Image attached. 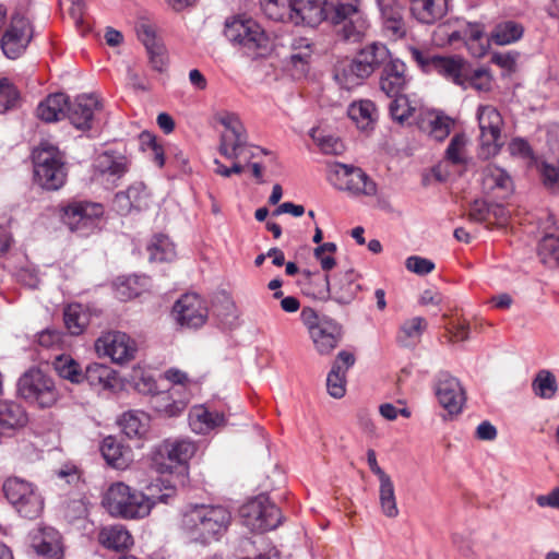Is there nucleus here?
I'll use <instances>...</instances> for the list:
<instances>
[{"label":"nucleus","mask_w":559,"mask_h":559,"mask_svg":"<svg viewBox=\"0 0 559 559\" xmlns=\"http://www.w3.org/2000/svg\"><path fill=\"white\" fill-rule=\"evenodd\" d=\"M176 487L157 478L146 487V493L132 489L123 483L112 484L105 493L103 503L110 514L123 519H143L156 503H169Z\"/></svg>","instance_id":"1"},{"label":"nucleus","mask_w":559,"mask_h":559,"mask_svg":"<svg viewBox=\"0 0 559 559\" xmlns=\"http://www.w3.org/2000/svg\"><path fill=\"white\" fill-rule=\"evenodd\" d=\"M392 59L384 44L371 43L353 59L341 61L335 68L334 79L342 88L349 91L361 85L378 69L383 70Z\"/></svg>","instance_id":"2"},{"label":"nucleus","mask_w":559,"mask_h":559,"mask_svg":"<svg viewBox=\"0 0 559 559\" xmlns=\"http://www.w3.org/2000/svg\"><path fill=\"white\" fill-rule=\"evenodd\" d=\"M231 514L222 506H194L183 513L182 525L203 543L223 535L230 524Z\"/></svg>","instance_id":"3"},{"label":"nucleus","mask_w":559,"mask_h":559,"mask_svg":"<svg viewBox=\"0 0 559 559\" xmlns=\"http://www.w3.org/2000/svg\"><path fill=\"white\" fill-rule=\"evenodd\" d=\"M224 35L234 47L251 58L262 57L269 50V36L251 17L238 15L227 19Z\"/></svg>","instance_id":"4"},{"label":"nucleus","mask_w":559,"mask_h":559,"mask_svg":"<svg viewBox=\"0 0 559 559\" xmlns=\"http://www.w3.org/2000/svg\"><path fill=\"white\" fill-rule=\"evenodd\" d=\"M360 0H326V19L346 41H360L369 27Z\"/></svg>","instance_id":"5"},{"label":"nucleus","mask_w":559,"mask_h":559,"mask_svg":"<svg viewBox=\"0 0 559 559\" xmlns=\"http://www.w3.org/2000/svg\"><path fill=\"white\" fill-rule=\"evenodd\" d=\"M35 181L46 190L60 189L67 179V170L61 152L57 146L43 141L33 151Z\"/></svg>","instance_id":"6"},{"label":"nucleus","mask_w":559,"mask_h":559,"mask_svg":"<svg viewBox=\"0 0 559 559\" xmlns=\"http://www.w3.org/2000/svg\"><path fill=\"white\" fill-rule=\"evenodd\" d=\"M300 320L307 328L314 349L319 355H330L338 346L343 331L335 320L326 316H319L310 307L302 308Z\"/></svg>","instance_id":"7"},{"label":"nucleus","mask_w":559,"mask_h":559,"mask_svg":"<svg viewBox=\"0 0 559 559\" xmlns=\"http://www.w3.org/2000/svg\"><path fill=\"white\" fill-rule=\"evenodd\" d=\"M408 51L412 59L424 72L428 74L436 73L457 86L465 82L469 62L464 58L432 55L416 47H409Z\"/></svg>","instance_id":"8"},{"label":"nucleus","mask_w":559,"mask_h":559,"mask_svg":"<svg viewBox=\"0 0 559 559\" xmlns=\"http://www.w3.org/2000/svg\"><path fill=\"white\" fill-rule=\"evenodd\" d=\"M197 451L198 445L190 438H168L156 447L152 460L159 473L186 472Z\"/></svg>","instance_id":"9"},{"label":"nucleus","mask_w":559,"mask_h":559,"mask_svg":"<svg viewBox=\"0 0 559 559\" xmlns=\"http://www.w3.org/2000/svg\"><path fill=\"white\" fill-rule=\"evenodd\" d=\"M17 392L22 399L41 408L51 407L59 399L53 380L37 368L29 369L19 379Z\"/></svg>","instance_id":"10"},{"label":"nucleus","mask_w":559,"mask_h":559,"mask_svg":"<svg viewBox=\"0 0 559 559\" xmlns=\"http://www.w3.org/2000/svg\"><path fill=\"white\" fill-rule=\"evenodd\" d=\"M3 492L15 511L23 518L36 519L44 509V499L37 488L21 478L11 477L3 484Z\"/></svg>","instance_id":"11"},{"label":"nucleus","mask_w":559,"mask_h":559,"mask_svg":"<svg viewBox=\"0 0 559 559\" xmlns=\"http://www.w3.org/2000/svg\"><path fill=\"white\" fill-rule=\"evenodd\" d=\"M332 176L334 177L333 185L353 198L362 199L378 195L377 182L359 167L338 163L333 166Z\"/></svg>","instance_id":"12"},{"label":"nucleus","mask_w":559,"mask_h":559,"mask_svg":"<svg viewBox=\"0 0 559 559\" xmlns=\"http://www.w3.org/2000/svg\"><path fill=\"white\" fill-rule=\"evenodd\" d=\"M479 127V154L489 158L499 153L503 141L501 130L503 119L499 110L492 105H479L476 112Z\"/></svg>","instance_id":"13"},{"label":"nucleus","mask_w":559,"mask_h":559,"mask_svg":"<svg viewBox=\"0 0 559 559\" xmlns=\"http://www.w3.org/2000/svg\"><path fill=\"white\" fill-rule=\"evenodd\" d=\"M243 524L253 532L276 528L282 523L281 510L265 496H259L240 508Z\"/></svg>","instance_id":"14"},{"label":"nucleus","mask_w":559,"mask_h":559,"mask_svg":"<svg viewBox=\"0 0 559 559\" xmlns=\"http://www.w3.org/2000/svg\"><path fill=\"white\" fill-rule=\"evenodd\" d=\"M95 349L99 357H108L112 362L123 365L134 359L138 346L124 332L109 331L96 340Z\"/></svg>","instance_id":"15"},{"label":"nucleus","mask_w":559,"mask_h":559,"mask_svg":"<svg viewBox=\"0 0 559 559\" xmlns=\"http://www.w3.org/2000/svg\"><path fill=\"white\" fill-rule=\"evenodd\" d=\"M176 322L187 329H199L207 320L209 309L204 299L194 293L182 295L173 307Z\"/></svg>","instance_id":"16"},{"label":"nucleus","mask_w":559,"mask_h":559,"mask_svg":"<svg viewBox=\"0 0 559 559\" xmlns=\"http://www.w3.org/2000/svg\"><path fill=\"white\" fill-rule=\"evenodd\" d=\"M439 31L447 36L449 44L463 41L475 57H480L486 51L484 44L485 28L480 23L457 21L454 29L450 31V26L441 25L439 26Z\"/></svg>","instance_id":"17"},{"label":"nucleus","mask_w":559,"mask_h":559,"mask_svg":"<svg viewBox=\"0 0 559 559\" xmlns=\"http://www.w3.org/2000/svg\"><path fill=\"white\" fill-rule=\"evenodd\" d=\"M33 36V29L27 19L13 15L9 27L1 39V48L10 59L17 58L27 47Z\"/></svg>","instance_id":"18"},{"label":"nucleus","mask_w":559,"mask_h":559,"mask_svg":"<svg viewBox=\"0 0 559 559\" xmlns=\"http://www.w3.org/2000/svg\"><path fill=\"white\" fill-rule=\"evenodd\" d=\"M436 395L449 414H460L465 403V393L460 381L448 372H440L436 382Z\"/></svg>","instance_id":"19"},{"label":"nucleus","mask_w":559,"mask_h":559,"mask_svg":"<svg viewBox=\"0 0 559 559\" xmlns=\"http://www.w3.org/2000/svg\"><path fill=\"white\" fill-rule=\"evenodd\" d=\"M104 214V206L97 202L74 201L64 209V221L72 230L92 227Z\"/></svg>","instance_id":"20"},{"label":"nucleus","mask_w":559,"mask_h":559,"mask_svg":"<svg viewBox=\"0 0 559 559\" xmlns=\"http://www.w3.org/2000/svg\"><path fill=\"white\" fill-rule=\"evenodd\" d=\"M190 395V393L180 395V388L157 390L151 395L150 405L157 414L165 417H174L186 409Z\"/></svg>","instance_id":"21"},{"label":"nucleus","mask_w":559,"mask_h":559,"mask_svg":"<svg viewBox=\"0 0 559 559\" xmlns=\"http://www.w3.org/2000/svg\"><path fill=\"white\" fill-rule=\"evenodd\" d=\"M383 29L393 39L403 38L407 27L404 20V5L399 0H377Z\"/></svg>","instance_id":"22"},{"label":"nucleus","mask_w":559,"mask_h":559,"mask_svg":"<svg viewBox=\"0 0 559 559\" xmlns=\"http://www.w3.org/2000/svg\"><path fill=\"white\" fill-rule=\"evenodd\" d=\"M355 364V356L347 350H341L326 377V389L334 399H341L346 392V372Z\"/></svg>","instance_id":"23"},{"label":"nucleus","mask_w":559,"mask_h":559,"mask_svg":"<svg viewBox=\"0 0 559 559\" xmlns=\"http://www.w3.org/2000/svg\"><path fill=\"white\" fill-rule=\"evenodd\" d=\"M406 66L400 59H392L382 70L380 75V90L388 97L402 95L408 84Z\"/></svg>","instance_id":"24"},{"label":"nucleus","mask_w":559,"mask_h":559,"mask_svg":"<svg viewBox=\"0 0 559 559\" xmlns=\"http://www.w3.org/2000/svg\"><path fill=\"white\" fill-rule=\"evenodd\" d=\"M98 106L99 103L96 96L80 95L71 103L68 100L67 117L75 128L90 129Z\"/></svg>","instance_id":"25"},{"label":"nucleus","mask_w":559,"mask_h":559,"mask_svg":"<svg viewBox=\"0 0 559 559\" xmlns=\"http://www.w3.org/2000/svg\"><path fill=\"white\" fill-rule=\"evenodd\" d=\"M417 126L429 138L441 142L450 134L453 120L441 111L425 110L419 114Z\"/></svg>","instance_id":"26"},{"label":"nucleus","mask_w":559,"mask_h":559,"mask_svg":"<svg viewBox=\"0 0 559 559\" xmlns=\"http://www.w3.org/2000/svg\"><path fill=\"white\" fill-rule=\"evenodd\" d=\"M326 19V0H294L292 23L317 26Z\"/></svg>","instance_id":"27"},{"label":"nucleus","mask_w":559,"mask_h":559,"mask_svg":"<svg viewBox=\"0 0 559 559\" xmlns=\"http://www.w3.org/2000/svg\"><path fill=\"white\" fill-rule=\"evenodd\" d=\"M358 275L353 270L340 272L331 285L330 298L341 305L350 304L360 290Z\"/></svg>","instance_id":"28"},{"label":"nucleus","mask_w":559,"mask_h":559,"mask_svg":"<svg viewBox=\"0 0 559 559\" xmlns=\"http://www.w3.org/2000/svg\"><path fill=\"white\" fill-rule=\"evenodd\" d=\"M32 546L38 555L48 559H58L62 552L60 535L52 527H39L32 536Z\"/></svg>","instance_id":"29"},{"label":"nucleus","mask_w":559,"mask_h":559,"mask_svg":"<svg viewBox=\"0 0 559 559\" xmlns=\"http://www.w3.org/2000/svg\"><path fill=\"white\" fill-rule=\"evenodd\" d=\"M226 424L224 414L210 412L204 405L193 406L189 412V426L195 433H207Z\"/></svg>","instance_id":"30"},{"label":"nucleus","mask_w":559,"mask_h":559,"mask_svg":"<svg viewBox=\"0 0 559 559\" xmlns=\"http://www.w3.org/2000/svg\"><path fill=\"white\" fill-rule=\"evenodd\" d=\"M412 15L423 24H432L448 12V0H409Z\"/></svg>","instance_id":"31"},{"label":"nucleus","mask_w":559,"mask_h":559,"mask_svg":"<svg viewBox=\"0 0 559 559\" xmlns=\"http://www.w3.org/2000/svg\"><path fill=\"white\" fill-rule=\"evenodd\" d=\"M95 170L99 179L114 185L127 173V159L108 153L100 154L95 162Z\"/></svg>","instance_id":"32"},{"label":"nucleus","mask_w":559,"mask_h":559,"mask_svg":"<svg viewBox=\"0 0 559 559\" xmlns=\"http://www.w3.org/2000/svg\"><path fill=\"white\" fill-rule=\"evenodd\" d=\"M68 96L63 93L51 94L40 102L36 114L39 119L46 122H55L67 117Z\"/></svg>","instance_id":"33"},{"label":"nucleus","mask_w":559,"mask_h":559,"mask_svg":"<svg viewBox=\"0 0 559 559\" xmlns=\"http://www.w3.org/2000/svg\"><path fill=\"white\" fill-rule=\"evenodd\" d=\"M98 542L108 549L120 551L129 548L133 544V538L123 525L114 524L100 528Z\"/></svg>","instance_id":"34"},{"label":"nucleus","mask_w":559,"mask_h":559,"mask_svg":"<svg viewBox=\"0 0 559 559\" xmlns=\"http://www.w3.org/2000/svg\"><path fill=\"white\" fill-rule=\"evenodd\" d=\"M300 284L306 295L319 300H326L331 295V284L329 276L318 271L311 272L304 270L301 272Z\"/></svg>","instance_id":"35"},{"label":"nucleus","mask_w":559,"mask_h":559,"mask_svg":"<svg viewBox=\"0 0 559 559\" xmlns=\"http://www.w3.org/2000/svg\"><path fill=\"white\" fill-rule=\"evenodd\" d=\"M481 181L486 192H500L499 197H503L512 190L511 177L504 169L496 165H487L483 169Z\"/></svg>","instance_id":"36"},{"label":"nucleus","mask_w":559,"mask_h":559,"mask_svg":"<svg viewBox=\"0 0 559 559\" xmlns=\"http://www.w3.org/2000/svg\"><path fill=\"white\" fill-rule=\"evenodd\" d=\"M100 452L107 464L124 469L131 461V451L124 448L116 438L106 437L100 444Z\"/></svg>","instance_id":"37"},{"label":"nucleus","mask_w":559,"mask_h":559,"mask_svg":"<svg viewBox=\"0 0 559 559\" xmlns=\"http://www.w3.org/2000/svg\"><path fill=\"white\" fill-rule=\"evenodd\" d=\"M83 379L97 390H114L118 383L117 372L110 367L97 362L87 366Z\"/></svg>","instance_id":"38"},{"label":"nucleus","mask_w":559,"mask_h":559,"mask_svg":"<svg viewBox=\"0 0 559 559\" xmlns=\"http://www.w3.org/2000/svg\"><path fill=\"white\" fill-rule=\"evenodd\" d=\"M123 433L129 438H142L150 428V416L142 411H128L118 420Z\"/></svg>","instance_id":"39"},{"label":"nucleus","mask_w":559,"mask_h":559,"mask_svg":"<svg viewBox=\"0 0 559 559\" xmlns=\"http://www.w3.org/2000/svg\"><path fill=\"white\" fill-rule=\"evenodd\" d=\"M26 421L27 416L21 405L0 401V433L22 427Z\"/></svg>","instance_id":"40"},{"label":"nucleus","mask_w":559,"mask_h":559,"mask_svg":"<svg viewBox=\"0 0 559 559\" xmlns=\"http://www.w3.org/2000/svg\"><path fill=\"white\" fill-rule=\"evenodd\" d=\"M426 328L427 322L424 318H411L401 325L396 335V342L403 347H415L420 342Z\"/></svg>","instance_id":"41"},{"label":"nucleus","mask_w":559,"mask_h":559,"mask_svg":"<svg viewBox=\"0 0 559 559\" xmlns=\"http://www.w3.org/2000/svg\"><path fill=\"white\" fill-rule=\"evenodd\" d=\"M559 391L556 376L548 369H540L532 380V392L542 400H552Z\"/></svg>","instance_id":"42"},{"label":"nucleus","mask_w":559,"mask_h":559,"mask_svg":"<svg viewBox=\"0 0 559 559\" xmlns=\"http://www.w3.org/2000/svg\"><path fill=\"white\" fill-rule=\"evenodd\" d=\"M249 150L248 135H221L218 152L227 159L238 160Z\"/></svg>","instance_id":"43"},{"label":"nucleus","mask_w":559,"mask_h":559,"mask_svg":"<svg viewBox=\"0 0 559 559\" xmlns=\"http://www.w3.org/2000/svg\"><path fill=\"white\" fill-rule=\"evenodd\" d=\"M66 328L72 335L81 334L88 324L90 316L80 304L68 305L63 311Z\"/></svg>","instance_id":"44"},{"label":"nucleus","mask_w":559,"mask_h":559,"mask_svg":"<svg viewBox=\"0 0 559 559\" xmlns=\"http://www.w3.org/2000/svg\"><path fill=\"white\" fill-rule=\"evenodd\" d=\"M348 115L359 129L366 130L374 123L377 109L371 100H360L349 106Z\"/></svg>","instance_id":"45"},{"label":"nucleus","mask_w":559,"mask_h":559,"mask_svg":"<svg viewBox=\"0 0 559 559\" xmlns=\"http://www.w3.org/2000/svg\"><path fill=\"white\" fill-rule=\"evenodd\" d=\"M151 261L167 262L176 257L173 241L166 235H155L147 245Z\"/></svg>","instance_id":"46"},{"label":"nucleus","mask_w":559,"mask_h":559,"mask_svg":"<svg viewBox=\"0 0 559 559\" xmlns=\"http://www.w3.org/2000/svg\"><path fill=\"white\" fill-rule=\"evenodd\" d=\"M261 5L270 20L292 23L294 0H262Z\"/></svg>","instance_id":"47"},{"label":"nucleus","mask_w":559,"mask_h":559,"mask_svg":"<svg viewBox=\"0 0 559 559\" xmlns=\"http://www.w3.org/2000/svg\"><path fill=\"white\" fill-rule=\"evenodd\" d=\"M524 28L520 23L514 21H506L499 23L492 34L491 39L497 45H510L515 43L523 36Z\"/></svg>","instance_id":"48"},{"label":"nucleus","mask_w":559,"mask_h":559,"mask_svg":"<svg viewBox=\"0 0 559 559\" xmlns=\"http://www.w3.org/2000/svg\"><path fill=\"white\" fill-rule=\"evenodd\" d=\"M379 501L381 511L385 516L394 519L399 515L394 485L391 477L380 480Z\"/></svg>","instance_id":"49"},{"label":"nucleus","mask_w":559,"mask_h":559,"mask_svg":"<svg viewBox=\"0 0 559 559\" xmlns=\"http://www.w3.org/2000/svg\"><path fill=\"white\" fill-rule=\"evenodd\" d=\"M466 144L467 138L465 134H455L445 150V159L452 165L465 166L469 159L466 152Z\"/></svg>","instance_id":"50"},{"label":"nucleus","mask_w":559,"mask_h":559,"mask_svg":"<svg viewBox=\"0 0 559 559\" xmlns=\"http://www.w3.org/2000/svg\"><path fill=\"white\" fill-rule=\"evenodd\" d=\"M53 367L57 373L72 383H80L83 381V373L79 364L70 356H58L53 361Z\"/></svg>","instance_id":"51"},{"label":"nucleus","mask_w":559,"mask_h":559,"mask_svg":"<svg viewBox=\"0 0 559 559\" xmlns=\"http://www.w3.org/2000/svg\"><path fill=\"white\" fill-rule=\"evenodd\" d=\"M130 382L135 391L144 395L151 396L158 390L153 374L142 368H134L132 370Z\"/></svg>","instance_id":"52"},{"label":"nucleus","mask_w":559,"mask_h":559,"mask_svg":"<svg viewBox=\"0 0 559 559\" xmlns=\"http://www.w3.org/2000/svg\"><path fill=\"white\" fill-rule=\"evenodd\" d=\"M392 98L393 99L389 105L390 116L394 121L399 122L400 124H403L406 121H408V119L414 115L416 109L414 106H412L406 95L402 94Z\"/></svg>","instance_id":"53"},{"label":"nucleus","mask_w":559,"mask_h":559,"mask_svg":"<svg viewBox=\"0 0 559 559\" xmlns=\"http://www.w3.org/2000/svg\"><path fill=\"white\" fill-rule=\"evenodd\" d=\"M491 86V79L489 73L484 69H473L468 63L467 66V74L465 78V82L460 84V87L463 90H467L469 87L476 91H489Z\"/></svg>","instance_id":"54"},{"label":"nucleus","mask_w":559,"mask_h":559,"mask_svg":"<svg viewBox=\"0 0 559 559\" xmlns=\"http://www.w3.org/2000/svg\"><path fill=\"white\" fill-rule=\"evenodd\" d=\"M215 120L224 127L221 135L239 136L247 134L246 129L238 115L229 111H221L215 115Z\"/></svg>","instance_id":"55"},{"label":"nucleus","mask_w":559,"mask_h":559,"mask_svg":"<svg viewBox=\"0 0 559 559\" xmlns=\"http://www.w3.org/2000/svg\"><path fill=\"white\" fill-rule=\"evenodd\" d=\"M312 53H289L285 59V67L294 78H302L309 70V62Z\"/></svg>","instance_id":"56"},{"label":"nucleus","mask_w":559,"mask_h":559,"mask_svg":"<svg viewBox=\"0 0 559 559\" xmlns=\"http://www.w3.org/2000/svg\"><path fill=\"white\" fill-rule=\"evenodd\" d=\"M539 254L545 262L559 263V237L555 235L545 236L539 243Z\"/></svg>","instance_id":"57"},{"label":"nucleus","mask_w":559,"mask_h":559,"mask_svg":"<svg viewBox=\"0 0 559 559\" xmlns=\"http://www.w3.org/2000/svg\"><path fill=\"white\" fill-rule=\"evenodd\" d=\"M336 251V245L334 242H325L314 249V257L320 262L323 271L328 272L332 270L336 262L333 254Z\"/></svg>","instance_id":"58"},{"label":"nucleus","mask_w":559,"mask_h":559,"mask_svg":"<svg viewBox=\"0 0 559 559\" xmlns=\"http://www.w3.org/2000/svg\"><path fill=\"white\" fill-rule=\"evenodd\" d=\"M136 33L139 39L146 47L148 53H154L156 48V53L159 56L160 45L156 39V34L152 25L142 23L136 27Z\"/></svg>","instance_id":"59"},{"label":"nucleus","mask_w":559,"mask_h":559,"mask_svg":"<svg viewBox=\"0 0 559 559\" xmlns=\"http://www.w3.org/2000/svg\"><path fill=\"white\" fill-rule=\"evenodd\" d=\"M17 97L19 94L9 80H0V112H5L14 107L17 102Z\"/></svg>","instance_id":"60"},{"label":"nucleus","mask_w":559,"mask_h":559,"mask_svg":"<svg viewBox=\"0 0 559 559\" xmlns=\"http://www.w3.org/2000/svg\"><path fill=\"white\" fill-rule=\"evenodd\" d=\"M405 266L409 272L417 275H426L433 271L435 263L429 259L412 255L406 259Z\"/></svg>","instance_id":"61"},{"label":"nucleus","mask_w":559,"mask_h":559,"mask_svg":"<svg viewBox=\"0 0 559 559\" xmlns=\"http://www.w3.org/2000/svg\"><path fill=\"white\" fill-rule=\"evenodd\" d=\"M140 193L139 188L130 187L127 191L118 192L115 198V203L120 212H129L133 206H136V199Z\"/></svg>","instance_id":"62"},{"label":"nucleus","mask_w":559,"mask_h":559,"mask_svg":"<svg viewBox=\"0 0 559 559\" xmlns=\"http://www.w3.org/2000/svg\"><path fill=\"white\" fill-rule=\"evenodd\" d=\"M539 171L544 185L554 191H559V167L549 163H542Z\"/></svg>","instance_id":"63"},{"label":"nucleus","mask_w":559,"mask_h":559,"mask_svg":"<svg viewBox=\"0 0 559 559\" xmlns=\"http://www.w3.org/2000/svg\"><path fill=\"white\" fill-rule=\"evenodd\" d=\"M142 144L147 146V150L151 151V156L154 163L158 167H163L165 164L164 150L162 145L157 142L156 138L151 133H142L141 135Z\"/></svg>","instance_id":"64"}]
</instances>
